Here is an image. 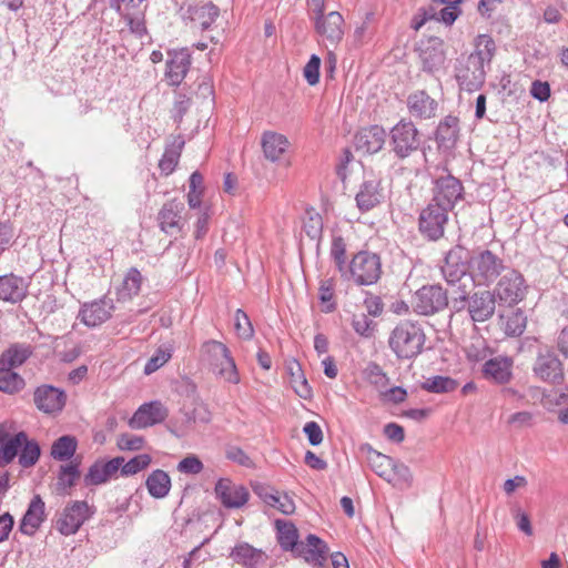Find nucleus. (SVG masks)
I'll return each instance as SVG.
<instances>
[{
	"instance_id": "1",
	"label": "nucleus",
	"mask_w": 568,
	"mask_h": 568,
	"mask_svg": "<svg viewBox=\"0 0 568 568\" xmlns=\"http://www.w3.org/2000/svg\"><path fill=\"white\" fill-rule=\"evenodd\" d=\"M496 47L495 41L488 34H479L476 38L475 51L466 58L458 60L455 68V78L462 90L474 92L485 83V64H489Z\"/></svg>"
},
{
	"instance_id": "2",
	"label": "nucleus",
	"mask_w": 568,
	"mask_h": 568,
	"mask_svg": "<svg viewBox=\"0 0 568 568\" xmlns=\"http://www.w3.org/2000/svg\"><path fill=\"white\" fill-rule=\"evenodd\" d=\"M277 542L284 551H291L295 557L304 558L315 568H322L327 558V545L316 535L310 534L306 544L298 541L296 526L286 520L276 519Z\"/></svg>"
},
{
	"instance_id": "3",
	"label": "nucleus",
	"mask_w": 568,
	"mask_h": 568,
	"mask_svg": "<svg viewBox=\"0 0 568 568\" xmlns=\"http://www.w3.org/2000/svg\"><path fill=\"white\" fill-rule=\"evenodd\" d=\"M426 333L418 321L402 320L390 331L388 347L399 361H410L425 351Z\"/></svg>"
},
{
	"instance_id": "4",
	"label": "nucleus",
	"mask_w": 568,
	"mask_h": 568,
	"mask_svg": "<svg viewBox=\"0 0 568 568\" xmlns=\"http://www.w3.org/2000/svg\"><path fill=\"white\" fill-rule=\"evenodd\" d=\"M201 354L212 372L231 384H239L240 376L231 352L222 342L210 339L202 344Z\"/></svg>"
},
{
	"instance_id": "5",
	"label": "nucleus",
	"mask_w": 568,
	"mask_h": 568,
	"mask_svg": "<svg viewBox=\"0 0 568 568\" xmlns=\"http://www.w3.org/2000/svg\"><path fill=\"white\" fill-rule=\"evenodd\" d=\"M506 270L504 260L490 250L471 252L470 280L475 286H489Z\"/></svg>"
},
{
	"instance_id": "6",
	"label": "nucleus",
	"mask_w": 568,
	"mask_h": 568,
	"mask_svg": "<svg viewBox=\"0 0 568 568\" xmlns=\"http://www.w3.org/2000/svg\"><path fill=\"white\" fill-rule=\"evenodd\" d=\"M382 275V262L378 254L359 251L348 263L344 280L353 281L359 286H369L378 282Z\"/></svg>"
},
{
	"instance_id": "7",
	"label": "nucleus",
	"mask_w": 568,
	"mask_h": 568,
	"mask_svg": "<svg viewBox=\"0 0 568 568\" xmlns=\"http://www.w3.org/2000/svg\"><path fill=\"white\" fill-rule=\"evenodd\" d=\"M388 144L396 159L405 160L419 150L420 133L413 121L402 119L390 129Z\"/></svg>"
},
{
	"instance_id": "8",
	"label": "nucleus",
	"mask_w": 568,
	"mask_h": 568,
	"mask_svg": "<svg viewBox=\"0 0 568 568\" xmlns=\"http://www.w3.org/2000/svg\"><path fill=\"white\" fill-rule=\"evenodd\" d=\"M447 209L439 203L428 202L418 214V232L423 239L429 242H437L445 235V230L449 221Z\"/></svg>"
},
{
	"instance_id": "9",
	"label": "nucleus",
	"mask_w": 568,
	"mask_h": 568,
	"mask_svg": "<svg viewBox=\"0 0 568 568\" xmlns=\"http://www.w3.org/2000/svg\"><path fill=\"white\" fill-rule=\"evenodd\" d=\"M528 285L523 274L515 268L506 270L493 291L500 305L514 306L525 300Z\"/></svg>"
},
{
	"instance_id": "10",
	"label": "nucleus",
	"mask_w": 568,
	"mask_h": 568,
	"mask_svg": "<svg viewBox=\"0 0 568 568\" xmlns=\"http://www.w3.org/2000/svg\"><path fill=\"white\" fill-rule=\"evenodd\" d=\"M94 513V506H90L85 500L70 501L57 519L55 528L61 535H74Z\"/></svg>"
},
{
	"instance_id": "11",
	"label": "nucleus",
	"mask_w": 568,
	"mask_h": 568,
	"mask_svg": "<svg viewBox=\"0 0 568 568\" xmlns=\"http://www.w3.org/2000/svg\"><path fill=\"white\" fill-rule=\"evenodd\" d=\"M412 305L419 315H434L447 307L448 295L439 284L424 285L415 292Z\"/></svg>"
},
{
	"instance_id": "12",
	"label": "nucleus",
	"mask_w": 568,
	"mask_h": 568,
	"mask_svg": "<svg viewBox=\"0 0 568 568\" xmlns=\"http://www.w3.org/2000/svg\"><path fill=\"white\" fill-rule=\"evenodd\" d=\"M433 196L430 202L453 211L456 204L464 199V185L462 181L450 173L434 180Z\"/></svg>"
},
{
	"instance_id": "13",
	"label": "nucleus",
	"mask_w": 568,
	"mask_h": 568,
	"mask_svg": "<svg viewBox=\"0 0 568 568\" xmlns=\"http://www.w3.org/2000/svg\"><path fill=\"white\" fill-rule=\"evenodd\" d=\"M471 252L462 245L452 247L442 266V274L445 281L454 285L459 282L466 274L470 276Z\"/></svg>"
},
{
	"instance_id": "14",
	"label": "nucleus",
	"mask_w": 568,
	"mask_h": 568,
	"mask_svg": "<svg viewBox=\"0 0 568 568\" xmlns=\"http://www.w3.org/2000/svg\"><path fill=\"white\" fill-rule=\"evenodd\" d=\"M316 33L327 49L336 48L344 37V18L337 11L320 14L312 19Z\"/></svg>"
},
{
	"instance_id": "15",
	"label": "nucleus",
	"mask_w": 568,
	"mask_h": 568,
	"mask_svg": "<svg viewBox=\"0 0 568 568\" xmlns=\"http://www.w3.org/2000/svg\"><path fill=\"white\" fill-rule=\"evenodd\" d=\"M33 402L40 412L45 414H57L64 408L67 394L59 387L43 384L34 389Z\"/></svg>"
},
{
	"instance_id": "16",
	"label": "nucleus",
	"mask_w": 568,
	"mask_h": 568,
	"mask_svg": "<svg viewBox=\"0 0 568 568\" xmlns=\"http://www.w3.org/2000/svg\"><path fill=\"white\" fill-rule=\"evenodd\" d=\"M532 369L535 375L546 383L560 384L564 381L562 363L552 352L540 353Z\"/></svg>"
},
{
	"instance_id": "17",
	"label": "nucleus",
	"mask_w": 568,
	"mask_h": 568,
	"mask_svg": "<svg viewBox=\"0 0 568 568\" xmlns=\"http://www.w3.org/2000/svg\"><path fill=\"white\" fill-rule=\"evenodd\" d=\"M386 140V131L383 126L373 124L362 128L354 135V146L363 154H375L379 152Z\"/></svg>"
},
{
	"instance_id": "18",
	"label": "nucleus",
	"mask_w": 568,
	"mask_h": 568,
	"mask_svg": "<svg viewBox=\"0 0 568 568\" xmlns=\"http://www.w3.org/2000/svg\"><path fill=\"white\" fill-rule=\"evenodd\" d=\"M168 417V409L159 400L142 404L129 420L132 429H142L160 424Z\"/></svg>"
},
{
	"instance_id": "19",
	"label": "nucleus",
	"mask_w": 568,
	"mask_h": 568,
	"mask_svg": "<svg viewBox=\"0 0 568 568\" xmlns=\"http://www.w3.org/2000/svg\"><path fill=\"white\" fill-rule=\"evenodd\" d=\"M214 490L222 505L230 509L241 508L247 503L250 497L246 487L233 484L232 480L227 478L219 479Z\"/></svg>"
},
{
	"instance_id": "20",
	"label": "nucleus",
	"mask_w": 568,
	"mask_h": 568,
	"mask_svg": "<svg viewBox=\"0 0 568 568\" xmlns=\"http://www.w3.org/2000/svg\"><path fill=\"white\" fill-rule=\"evenodd\" d=\"M184 204L178 199H172L163 204L158 213V223L162 232L168 235H175L181 232L182 212Z\"/></svg>"
},
{
	"instance_id": "21",
	"label": "nucleus",
	"mask_w": 568,
	"mask_h": 568,
	"mask_svg": "<svg viewBox=\"0 0 568 568\" xmlns=\"http://www.w3.org/2000/svg\"><path fill=\"white\" fill-rule=\"evenodd\" d=\"M496 297L490 291H478L469 295L468 314L473 322L483 323L493 317L496 310Z\"/></svg>"
},
{
	"instance_id": "22",
	"label": "nucleus",
	"mask_w": 568,
	"mask_h": 568,
	"mask_svg": "<svg viewBox=\"0 0 568 568\" xmlns=\"http://www.w3.org/2000/svg\"><path fill=\"white\" fill-rule=\"evenodd\" d=\"M113 311V301L111 298L103 297L98 301L83 304L79 312V318L88 327H95L108 321Z\"/></svg>"
},
{
	"instance_id": "23",
	"label": "nucleus",
	"mask_w": 568,
	"mask_h": 568,
	"mask_svg": "<svg viewBox=\"0 0 568 568\" xmlns=\"http://www.w3.org/2000/svg\"><path fill=\"white\" fill-rule=\"evenodd\" d=\"M124 458L119 456L110 460H95L84 475L83 481L85 486H99L109 481L120 469Z\"/></svg>"
},
{
	"instance_id": "24",
	"label": "nucleus",
	"mask_w": 568,
	"mask_h": 568,
	"mask_svg": "<svg viewBox=\"0 0 568 568\" xmlns=\"http://www.w3.org/2000/svg\"><path fill=\"white\" fill-rule=\"evenodd\" d=\"M422 70L426 73L438 71L445 63L446 55L443 42L438 38H430L419 47Z\"/></svg>"
},
{
	"instance_id": "25",
	"label": "nucleus",
	"mask_w": 568,
	"mask_h": 568,
	"mask_svg": "<svg viewBox=\"0 0 568 568\" xmlns=\"http://www.w3.org/2000/svg\"><path fill=\"white\" fill-rule=\"evenodd\" d=\"M383 199L384 194L381 180L376 178L364 180L355 195L356 205L363 213L379 205Z\"/></svg>"
},
{
	"instance_id": "26",
	"label": "nucleus",
	"mask_w": 568,
	"mask_h": 568,
	"mask_svg": "<svg viewBox=\"0 0 568 568\" xmlns=\"http://www.w3.org/2000/svg\"><path fill=\"white\" fill-rule=\"evenodd\" d=\"M230 558L244 568H262L266 564L267 555L262 549L242 541L231 549Z\"/></svg>"
},
{
	"instance_id": "27",
	"label": "nucleus",
	"mask_w": 568,
	"mask_h": 568,
	"mask_svg": "<svg viewBox=\"0 0 568 568\" xmlns=\"http://www.w3.org/2000/svg\"><path fill=\"white\" fill-rule=\"evenodd\" d=\"M409 114L417 120H429L436 115L438 102L425 90H417L407 98Z\"/></svg>"
},
{
	"instance_id": "28",
	"label": "nucleus",
	"mask_w": 568,
	"mask_h": 568,
	"mask_svg": "<svg viewBox=\"0 0 568 568\" xmlns=\"http://www.w3.org/2000/svg\"><path fill=\"white\" fill-rule=\"evenodd\" d=\"M45 505L40 495H34L23 515L19 530L27 536H33L45 519Z\"/></svg>"
},
{
	"instance_id": "29",
	"label": "nucleus",
	"mask_w": 568,
	"mask_h": 568,
	"mask_svg": "<svg viewBox=\"0 0 568 568\" xmlns=\"http://www.w3.org/2000/svg\"><path fill=\"white\" fill-rule=\"evenodd\" d=\"M28 294V284L23 277L14 274L0 276V300L12 304L19 303Z\"/></svg>"
},
{
	"instance_id": "30",
	"label": "nucleus",
	"mask_w": 568,
	"mask_h": 568,
	"mask_svg": "<svg viewBox=\"0 0 568 568\" xmlns=\"http://www.w3.org/2000/svg\"><path fill=\"white\" fill-rule=\"evenodd\" d=\"M459 135V120L457 116L447 115L436 129L435 140L439 150L450 151L455 148Z\"/></svg>"
},
{
	"instance_id": "31",
	"label": "nucleus",
	"mask_w": 568,
	"mask_h": 568,
	"mask_svg": "<svg viewBox=\"0 0 568 568\" xmlns=\"http://www.w3.org/2000/svg\"><path fill=\"white\" fill-rule=\"evenodd\" d=\"M170 59L166 62L165 75L172 85H179L185 78L190 65L191 54L186 49L169 53Z\"/></svg>"
},
{
	"instance_id": "32",
	"label": "nucleus",
	"mask_w": 568,
	"mask_h": 568,
	"mask_svg": "<svg viewBox=\"0 0 568 568\" xmlns=\"http://www.w3.org/2000/svg\"><path fill=\"white\" fill-rule=\"evenodd\" d=\"M34 353L28 343H12L0 355V365L14 371L21 367Z\"/></svg>"
},
{
	"instance_id": "33",
	"label": "nucleus",
	"mask_w": 568,
	"mask_h": 568,
	"mask_svg": "<svg viewBox=\"0 0 568 568\" xmlns=\"http://www.w3.org/2000/svg\"><path fill=\"white\" fill-rule=\"evenodd\" d=\"M285 369L295 394L303 399H310L313 396V390L300 362L295 358L287 359L285 362Z\"/></svg>"
},
{
	"instance_id": "34",
	"label": "nucleus",
	"mask_w": 568,
	"mask_h": 568,
	"mask_svg": "<svg viewBox=\"0 0 568 568\" xmlns=\"http://www.w3.org/2000/svg\"><path fill=\"white\" fill-rule=\"evenodd\" d=\"M79 465V463L71 462L59 467L54 484V493L58 496L71 495V489L75 486L81 475Z\"/></svg>"
},
{
	"instance_id": "35",
	"label": "nucleus",
	"mask_w": 568,
	"mask_h": 568,
	"mask_svg": "<svg viewBox=\"0 0 568 568\" xmlns=\"http://www.w3.org/2000/svg\"><path fill=\"white\" fill-rule=\"evenodd\" d=\"M511 365L513 362L508 357H494L484 364L483 374L487 379L505 384L511 377Z\"/></svg>"
},
{
	"instance_id": "36",
	"label": "nucleus",
	"mask_w": 568,
	"mask_h": 568,
	"mask_svg": "<svg viewBox=\"0 0 568 568\" xmlns=\"http://www.w3.org/2000/svg\"><path fill=\"white\" fill-rule=\"evenodd\" d=\"M359 452L365 455L371 469L381 478L385 479L389 475L393 465V458L375 450L371 444L364 443L359 446Z\"/></svg>"
},
{
	"instance_id": "37",
	"label": "nucleus",
	"mask_w": 568,
	"mask_h": 568,
	"mask_svg": "<svg viewBox=\"0 0 568 568\" xmlns=\"http://www.w3.org/2000/svg\"><path fill=\"white\" fill-rule=\"evenodd\" d=\"M286 136L275 132H265L262 138L264 155L272 162L281 161L288 148Z\"/></svg>"
},
{
	"instance_id": "38",
	"label": "nucleus",
	"mask_w": 568,
	"mask_h": 568,
	"mask_svg": "<svg viewBox=\"0 0 568 568\" xmlns=\"http://www.w3.org/2000/svg\"><path fill=\"white\" fill-rule=\"evenodd\" d=\"M184 144V138L182 135H178L173 139L172 143L166 146L159 161V169L163 174L170 175L175 170Z\"/></svg>"
},
{
	"instance_id": "39",
	"label": "nucleus",
	"mask_w": 568,
	"mask_h": 568,
	"mask_svg": "<svg viewBox=\"0 0 568 568\" xmlns=\"http://www.w3.org/2000/svg\"><path fill=\"white\" fill-rule=\"evenodd\" d=\"M145 486L150 496L155 499L166 497L171 489V478L162 469H154L146 478Z\"/></svg>"
},
{
	"instance_id": "40",
	"label": "nucleus",
	"mask_w": 568,
	"mask_h": 568,
	"mask_svg": "<svg viewBox=\"0 0 568 568\" xmlns=\"http://www.w3.org/2000/svg\"><path fill=\"white\" fill-rule=\"evenodd\" d=\"M500 324L504 333L507 336H520L527 325V317L521 310L510 311L507 314H501Z\"/></svg>"
},
{
	"instance_id": "41",
	"label": "nucleus",
	"mask_w": 568,
	"mask_h": 568,
	"mask_svg": "<svg viewBox=\"0 0 568 568\" xmlns=\"http://www.w3.org/2000/svg\"><path fill=\"white\" fill-rule=\"evenodd\" d=\"M191 11V20L200 26L202 30L209 29L220 14V9L212 2L196 6Z\"/></svg>"
},
{
	"instance_id": "42",
	"label": "nucleus",
	"mask_w": 568,
	"mask_h": 568,
	"mask_svg": "<svg viewBox=\"0 0 568 568\" xmlns=\"http://www.w3.org/2000/svg\"><path fill=\"white\" fill-rule=\"evenodd\" d=\"M78 447L74 436L63 435L53 442L51 446V456L55 460L65 462L73 457Z\"/></svg>"
},
{
	"instance_id": "43",
	"label": "nucleus",
	"mask_w": 568,
	"mask_h": 568,
	"mask_svg": "<svg viewBox=\"0 0 568 568\" xmlns=\"http://www.w3.org/2000/svg\"><path fill=\"white\" fill-rule=\"evenodd\" d=\"M26 386L24 378L14 371L0 365V392L14 395Z\"/></svg>"
},
{
	"instance_id": "44",
	"label": "nucleus",
	"mask_w": 568,
	"mask_h": 568,
	"mask_svg": "<svg viewBox=\"0 0 568 568\" xmlns=\"http://www.w3.org/2000/svg\"><path fill=\"white\" fill-rule=\"evenodd\" d=\"M346 250L347 245L342 235H333L329 256L333 260L336 270L339 272L341 276H346V271L348 267L347 258H346Z\"/></svg>"
},
{
	"instance_id": "45",
	"label": "nucleus",
	"mask_w": 568,
	"mask_h": 568,
	"mask_svg": "<svg viewBox=\"0 0 568 568\" xmlns=\"http://www.w3.org/2000/svg\"><path fill=\"white\" fill-rule=\"evenodd\" d=\"M389 484L394 487L404 488L409 487L413 481V475L407 465L399 460L393 459L392 468L389 469V475L385 478Z\"/></svg>"
},
{
	"instance_id": "46",
	"label": "nucleus",
	"mask_w": 568,
	"mask_h": 568,
	"mask_svg": "<svg viewBox=\"0 0 568 568\" xmlns=\"http://www.w3.org/2000/svg\"><path fill=\"white\" fill-rule=\"evenodd\" d=\"M458 387V382L448 376L436 375L422 383V388L434 394L454 392Z\"/></svg>"
},
{
	"instance_id": "47",
	"label": "nucleus",
	"mask_w": 568,
	"mask_h": 568,
	"mask_svg": "<svg viewBox=\"0 0 568 568\" xmlns=\"http://www.w3.org/2000/svg\"><path fill=\"white\" fill-rule=\"evenodd\" d=\"M26 440L27 435L23 432H20L13 437L9 438L0 448V466H4L11 463L18 455V452L21 449Z\"/></svg>"
},
{
	"instance_id": "48",
	"label": "nucleus",
	"mask_w": 568,
	"mask_h": 568,
	"mask_svg": "<svg viewBox=\"0 0 568 568\" xmlns=\"http://www.w3.org/2000/svg\"><path fill=\"white\" fill-rule=\"evenodd\" d=\"M335 281L334 278L322 280L318 287V300L323 305V312L331 313L335 311L334 301Z\"/></svg>"
},
{
	"instance_id": "49",
	"label": "nucleus",
	"mask_w": 568,
	"mask_h": 568,
	"mask_svg": "<svg viewBox=\"0 0 568 568\" xmlns=\"http://www.w3.org/2000/svg\"><path fill=\"white\" fill-rule=\"evenodd\" d=\"M364 375L366 381L378 389L385 388L389 384L387 374L383 371L382 366L375 362H369L366 365Z\"/></svg>"
},
{
	"instance_id": "50",
	"label": "nucleus",
	"mask_w": 568,
	"mask_h": 568,
	"mask_svg": "<svg viewBox=\"0 0 568 568\" xmlns=\"http://www.w3.org/2000/svg\"><path fill=\"white\" fill-rule=\"evenodd\" d=\"M303 229L311 240L320 241L323 234V219L321 214L314 210L306 211Z\"/></svg>"
},
{
	"instance_id": "51",
	"label": "nucleus",
	"mask_w": 568,
	"mask_h": 568,
	"mask_svg": "<svg viewBox=\"0 0 568 568\" xmlns=\"http://www.w3.org/2000/svg\"><path fill=\"white\" fill-rule=\"evenodd\" d=\"M40 446L36 440H27L23 443L21 447V453L19 455V464L23 468H29L33 466L40 457Z\"/></svg>"
},
{
	"instance_id": "52",
	"label": "nucleus",
	"mask_w": 568,
	"mask_h": 568,
	"mask_svg": "<svg viewBox=\"0 0 568 568\" xmlns=\"http://www.w3.org/2000/svg\"><path fill=\"white\" fill-rule=\"evenodd\" d=\"M234 328L242 339H251L254 336V328L248 315L241 308L234 314Z\"/></svg>"
},
{
	"instance_id": "53",
	"label": "nucleus",
	"mask_w": 568,
	"mask_h": 568,
	"mask_svg": "<svg viewBox=\"0 0 568 568\" xmlns=\"http://www.w3.org/2000/svg\"><path fill=\"white\" fill-rule=\"evenodd\" d=\"M151 462L152 458L149 454H140L131 458L129 462H124L119 470L122 476H132L145 469Z\"/></svg>"
},
{
	"instance_id": "54",
	"label": "nucleus",
	"mask_w": 568,
	"mask_h": 568,
	"mask_svg": "<svg viewBox=\"0 0 568 568\" xmlns=\"http://www.w3.org/2000/svg\"><path fill=\"white\" fill-rule=\"evenodd\" d=\"M142 275L136 268H130L123 280L122 296L132 297L138 295L141 288Z\"/></svg>"
},
{
	"instance_id": "55",
	"label": "nucleus",
	"mask_w": 568,
	"mask_h": 568,
	"mask_svg": "<svg viewBox=\"0 0 568 568\" xmlns=\"http://www.w3.org/2000/svg\"><path fill=\"white\" fill-rule=\"evenodd\" d=\"M171 352L166 348L159 347L155 353L148 359L144 366V374L150 375L161 368L171 358Z\"/></svg>"
},
{
	"instance_id": "56",
	"label": "nucleus",
	"mask_w": 568,
	"mask_h": 568,
	"mask_svg": "<svg viewBox=\"0 0 568 568\" xmlns=\"http://www.w3.org/2000/svg\"><path fill=\"white\" fill-rule=\"evenodd\" d=\"M191 99L183 93H178L175 95L174 104L172 108V119L175 123L180 124L183 120V116L186 114L189 109L191 108Z\"/></svg>"
},
{
	"instance_id": "57",
	"label": "nucleus",
	"mask_w": 568,
	"mask_h": 568,
	"mask_svg": "<svg viewBox=\"0 0 568 568\" xmlns=\"http://www.w3.org/2000/svg\"><path fill=\"white\" fill-rule=\"evenodd\" d=\"M320 67L321 58L317 54H312L308 62L303 69V75L310 85H315L320 81Z\"/></svg>"
},
{
	"instance_id": "58",
	"label": "nucleus",
	"mask_w": 568,
	"mask_h": 568,
	"mask_svg": "<svg viewBox=\"0 0 568 568\" xmlns=\"http://www.w3.org/2000/svg\"><path fill=\"white\" fill-rule=\"evenodd\" d=\"M203 463L195 455L186 456L178 464V470L189 475H197L203 470Z\"/></svg>"
},
{
	"instance_id": "59",
	"label": "nucleus",
	"mask_w": 568,
	"mask_h": 568,
	"mask_svg": "<svg viewBox=\"0 0 568 568\" xmlns=\"http://www.w3.org/2000/svg\"><path fill=\"white\" fill-rule=\"evenodd\" d=\"M116 444L121 450H140L144 445V438L142 436L124 433L119 436Z\"/></svg>"
},
{
	"instance_id": "60",
	"label": "nucleus",
	"mask_w": 568,
	"mask_h": 568,
	"mask_svg": "<svg viewBox=\"0 0 568 568\" xmlns=\"http://www.w3.org/2000/svg\"><path fill=\"white\" fill-rule=\"evenodd\" d=\"M253 493L258 496L266 505L276 506L277 504V491L265 485V484H254L252 486Z\"/></svg>"
},
{
	"instance_id": "61",
	"label": "nucleus",
	"mask_w": 568,
	"mask_h": 568,
	"mask_svg": "<svg viewBox=\"0 0 568 568\" xmlns=\"http://www.w3.org/2000/svg\"><path fill=\"white\" fill-rule=\"evenodd\" d=\"M303 432L312 446H318L320 444H322L323 432L321 426L316 422H307L303 427Z\"/></svg>"
},
{
	"instance_id": "62",
	"label": "nucleus",
	"mask_w": 568,
	"mask_h": 568,
	"mask_svg": "<svg viewBox=\"0 0 568 568\" xmlns=\"http://www.w3.org/2000/svg\"><path fill=\"white\" fill-rule=\"evenodd\" d=\"M373 321L362 314L353 320L354 331L362 336H371L373 332Z\"/></svg>"
},
{
	"instance_id": "63",
	"label": "nucleus",
	"mask_w": 568,
	"mask_h": 568,
	"mask_svg": "<svg viewBox=\"0 0 568 568\" xmlns=\"http://www.w3.org/2000/svg\"><path fill=\"white\" fill-rule=\"evenodd\" d=\"M530 94L534 99L545 102L550 97V85L548 82L536 80L531 84Z\"/></svg>"
},
{
	"instance_id": "64",
	"label": "nucleus",
	"mask_w": 568,
	"mask_h": 568,
	"mask_svg": "<svg viewBox=\"0 0 568 568\" xmlns=\"http://www.w3.org/2000/svg\"><path fill=\"white\" fill-rule=\"evenodd\" d=\"M384 435L394 443H402L405 439L404 428L396 423H388L384 426Z\"/></svg>"
}]
</instances>
